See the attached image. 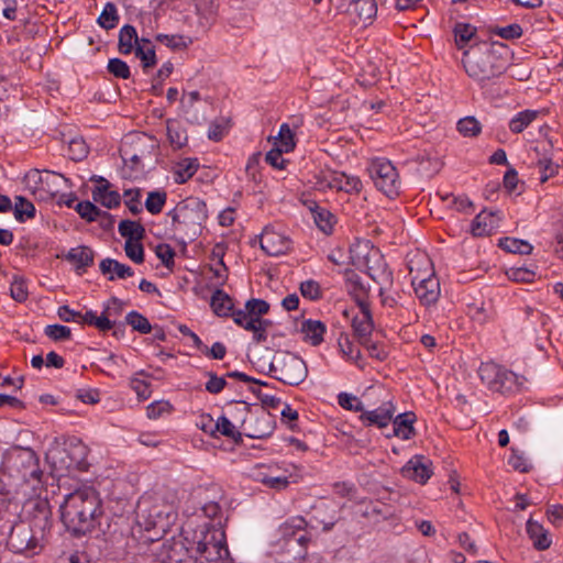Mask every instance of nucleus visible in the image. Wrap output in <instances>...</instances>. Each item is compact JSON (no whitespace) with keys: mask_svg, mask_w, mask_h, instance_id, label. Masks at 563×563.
I'll use <instances>...</instances> for the list:
<instances>
[{"mask_svg":"<svg viewBox=\"0 0 563 563\" xmlns=\"http://www.w3.org/2000/svg\"><path fill=\"white\" fill-rule=\"evenodd\" d=\"M69 154L73 161H81L88 154V148L84 140L74 139L69 142Z\"/></svg>","mask_w":563,"mask_h":563,"instance_id":"338daca9","label":"nucleus"},{"mask_svg":"<svg viewBox=\"0 0 563 563\" xmlns=\"http://www.w3.org/2000/svg\"><path fill=\"white\" fill-rule=\"evenodd\" d=\"M476 29L470 24L457 23L454 27L455 42L462 47L466 44L475 34Z\"/></svg>","mask_w":563,"mask_h":563,"instance_id":"052dcab7","label":"nucleus"},{"mask_svg":"<svg viewBox=\"0 0 563 563\" xmlns=\"http://www.w3.org/2000/svg\"><path fill=\"white\" fill-rule=\"evenodd\" d=\"M432 462L422 455H415L401 468L405 477L424 484L432 475Z\"/></svg>","mask_w":563,"mask_h":563,"instance_id":"f3484780","label":"nucleus"},{"mask_svg":"<svg viewBox=\"0 0 563 563\" xmlns=\"http://www.w3.org/2000/svg\"><path fill=\"white\" fill-rule=\"evenodd\" d=\"M75 209L79 216L88 222L96 221L101 216L110 217L108 212L101 211L96 205L88 200L78 202Z\"/></svg>","mask_w":563,"mask_h":563,"instance_id":"c03bdc74","label":"nucleus"},{"mask_svg":"<svg viewBox=\"0 0 563 563\" xmlns=\"http://www.w3.org/2000/svg\"><path fill=\"white\" fill-rule=\"evenodd\" d=\"M123 195L126 198L125 205L129 208V210L133 214L140 213L142 211V207H141V202H140V198H141L140 189H137V188L126 189V190H124Z\"/></svg>","mask_w":563,"mask_h":563,"instance_id":"69168bd1","label":"nucleus"},{"mask_svg":"<svg viewBox=\"0 0 563 563\" xmlns=\"http://www.w3.org/2000/svg\"><path fill=\"white\" fill-rule=\"evenodd\" d=\"M503 367L493 362L483 363L478 368V375L490 390L495 391Z\"/></svg>","mask_w":563,"mask_h":563,"instance_id":"f704fd0d","label":"nucleus"},{"mask_svg":"<svg viewBox=\"0 0 563 563\" xmlns=\"http://www.w3.org/2000/svg\"><path fill=\"white\" fill-rule=\"evenodd\" d=\"M457 131L466 137L477 136L482 132V124L474 117H465L457 122Z\"/></svg>","mask_w":563,"mask_h":563,"instance_id":"49530a36","label":"nucleus"},{"mask_svg":"<svg viewBox=\"0 0 563 563\" xmlns=\"http://www.w3.org/2000/svg\"><path fill=\"white\" fill-rule=\"evenodd\" d=\"M167 195L165 191H151L145 201L146 210L152 214H157L162 211Z\"/></svg>","mask_w":563,"mask_h":563,"instance_id":"09e8293b","label":"nucleus"},{"mask_svg":"<svg viewBox=\"0 0 563 563\" xmlns=\"http://www.w3.org/2000/svg\"><path fill=\"white\" fill-rule=\"evenodd\" d=\"M367 169L378 190L383 191L387 197H394L399 194V175L390 161L385 158L373 159Z\"/></svg>","mask_w":563,"mask_h":563,"instance_id":"9d476101","label":"nucleus"},{"mask_svg":"<svg viewBox=\"0 0 563 563\" xmlns=\"http://www.w3.org/2000/svg\"><path fill=\"white\" fill-rule=\"evenodd\" d=\"M349 12L354 15L360 23L372 22L377 13V3L375 0H351Z\"/></svg>","mask_w":563,"mask_h":563,"instance_id":"5701e85b","label":"nucleus"},{"mask_svg":"<svg viewBox=\"0 0 563 563\" xmlns=\"http://www.w3.org/2000/svg\"><path fill=\"white\" fill-rule=\"evenodd\" d=\"M88 448L77 438L70 439L66 446L52 445L46 452V461L53 471L63 474L73 470L87 471Z\"/></svg>","mask_w":563,"mask_h":563,"instance_id":"0eeeda50","label":"nucleus"},{"mask_svg":"<svg viewBox=\"0 0 563 563\" xmlns=\"http://www.w3.org/2000/svg\"><path fill=\"white\" fill-rule=\"evenodd\" d=\"M358 306L361 316L353 318L352 327L358 343H368L374 328L369 306L365 300H358Z\"/></svg>","mask_w":563,"mask_h":563,"instance_id":"6ab92c4d","label":"nucleus"},{"mask_svg":"<svg viewBox=\"0 0 563 563\" xmlns=\"http://www.w3.org/2000/svg\"><path fill=\"white\" fill-rule=\"evenodd\" d=\"M395 406L391 401L387 400L373 410H364L360 419L366 427L386 428L393 420Z\"/></svg>","mask_w":563,"mask_h":563,"instance_id":"a211bd4d","label":"nucleus"},{"mask_svg":"<svg viewBox=\"0 0 563 563\" xmlns=\"http://www.w3.org/2000/svg\"><path fill=\"white\" fill-rule=\"evenodd\" d=\"M119 19L115 4L113 2H107L97 22L104 30H111L117 26Z\"/></svg>","mask_w":563,"mask_h":563,"instance_id":"a19ab883","label":"nucleus"},{"mask_svg":"<svg viewBox=\"0 0 563 563\" xmlns=\"http://www.w3.org/2000/svg\"><path fill=\"white\" fill-rule=\"evenodd\" d=\"M313 220L317 227L325 234L332 232L333 224L335 223V217L327 209L316 207L312 210Z\"/></svg>","mask_w":563,"mask_h":563,"instance_id":"58836bf2","label":"nucleus"},{"mask_svg":"<svg viewBox=\"0 0 563 563\" xmlns=\"http://www.w3.org/2000/svg\"><path fill=\"white\" fill-rule=\"evenodd\" d=\"M124 251L126 256L134 263L142 264L144 262V247L141 241L126 240Z\"/></svg>","mask_w":563,"mask_h":563,"instance_id":"864d4df0","label":"nucleus"},{"mask_svg":"<svg viewBox=\"0 0 563 563\" xmlns=\"http://www.w3.org/2000/svg\"><path fill=\"white\" fill-rule=\"evenodd\" d=\"M313 520L317 523L322 525V530L328 532L333 529L334 525L339 520L338 511L333 509L332 514L328 518L314 515L310 522H308L301 516L290 517L279 526L278 532L285 539L292 538L297 534L298 531L305 530L307 528L314 529L316 526L313 525Z\"/></svg>","mask_w":563,"mask_h":563,"instance_id":"9b49d317","label":"nucleus"},{"mask_svg":"<svg viewBox=\"0 0 563 563\" xmlns=\"http://www.w3.org/2000/svg\"><path fill=\"white\" fill-rule=\"evenodd\" d=\"M498 225V219L495 212L482 211L472 222L471 232L474 236L490 235Z\"/></svg>","mask_w":563,"mask_h":563,"instance_id":"b1692460","label":"nucleus"},{"mask_svg":"<svg viewBox=\"0 0 563 563\" xmlns=\"http://www.w3.org/2000/svg\"><path fill=\"white\" fill-rule=\"evenodd\" d=\"M199 163L197 158H185L177 164L174 170V179L177 184H184L191 178L198 170Z\"/></svg>","mask_w":563,"mask_h":563,"instance_id":"72a5a7b5","label":"nucleus"},{"mask_svg":"<svg viewBox=\"0 0 563 563\" xmlns=\"http://www.w3.org/2000/svg\"><path fill=\"white\" fill-rule=\"evenodd\" d=\"M299 290L302 297L309 300H318L322 295L319 283L313 279L300 283Z\"/></svg>","mask_w":563,"mask_h":563,"instance_id":"13d9d810","label":"nucleus"},{"mask_svg":"<svg viewBox=\"0 0 563 563\" xmlns=\"http://www.w3.org/2000/svg\"><path fill=\"white\" fill-rule=\"evenodd\" d=\"M526 529H527V533H528L529 538L531 539V541L533 543V547L537 550L543 551L551 547V544H552L551 537H550L548 530H545L543 528V526H541L539 522H537L530 518L527 521Z\"/></svg>","mask_w":563,"mask_h":563,"instance_id":"a878e982","label":"nucleus"},{"mask_svg":"<svg viewBox=\"0 0 563 563\" xmlns=\"http://www.w3.org/2000/svg\"><path fill=\"white\" fill-rule=\"evenodd\" d=\"M111 314V307L106 306L100 317H98L92 310H89L79 317L78 323L93 325L99 331L106 332L114 327V322L110 320Z\"/></svg>","mask_w":563,"mask_h":563,"instance_id":"bb28decb","label":"nucleus"},{"mask_svg":"<svg viewBox=\"0 0 563 563\" xmlns=\"http://www.w3.org/2000/svg\"><path fill=\"white\" fill-rule=\"evenodd\" d=\"M506 275L510 280L514 282L531 283L536 273L527 267H510L507 269Z\"/></svg>","mask_w":563,"mask_h":563,"instance_id":"4d7b16f0","label":"nucleus"},{"mask_svg":"<svg viewBox=\"0 0 563 563\" xmlns=\"http://www.w3.org/2000/svg\"><path fill=\"white\" fill-rule=\"evenodd\" d=\"M44 334L53 341H64L70 339L71 330L62 324H48L44 328Z\"/></svg>","mask_w":563,"mask_h":563,"instance_id":"603ef678","label":"nucleus"},{"mask_svg":"<svg viewBox=\"0 0 563 563\" xmlns=\"http://www.w3.org/2000/svg\"><path fill=\"white\" fill-rule=\"evenodd\" d=\"M213 312L219 317H229L234 307L232 298L222 289H217L210 300Z\"/></svg>","mask_w":563,"mask_h":563,"instance_id":"7c9ffc66","label":"nucleus"},{"mask_svg":"<svg viewBox=\"0 0 563 563\" xmlns=\"http://www.w3.org/2000/svg\"><path fill=\"white\" fill-rule=\"evenodd\" d=\"M338 402L342 408L361 412V415L365 410L363 402L357 397L346 393H341L338 396Z\"/></svg>","mask_w":563,"mask_h":563,"instance_id":"6e6d98bb","label":"nucleus"},{"mask_svg":"<svg viewBox=\"0 0 563 563\" xmlns=\"http://www.w3.org/2000/svg\"><path fill=\"white\" fill-rule=\"evenodd\" d=\"M111 184L99 185L92 190V198L108 209H113L121 203V196L117 190L110 189Z\"/></svg>","mask_w":563,"mask_h":563,"instance_id":"cd10ccee","label":"nucleus"},{"mask_svg":"<svg viewBox=\"0 0 563 563\" xmlns=\"http://www.w3.org/2000/svg\"><path fill=\"white\" fill-rule=\"evenodd\" d=\"M411 284L422 305L430 306L438 301L440 297V282L434 272L429 273L427 278L412 275Z\"/></svg>","mask_w":563,"mask_h":563,"instance_id":"2eb2a0df","label":"nucleus"},{"mask_svg":"<svg viewBox=\"0 0 563 563\" xmlns=\"http://www.w3.org/2000/svg\"><path fill=\"white\" fill-rule=\"evenodd\" d=\"M59 511L66 529L75 536L92 531L103 514L99 494L91 487L66 495Z\"/></svg>","mask_w":563,"mask_h":563,"instance_id":"f03ea898","label":"nucleus"},{"mask_svg":"<svg viewBox=\"0 0 563 563\" xmlns=\"http://www.w3.org/2000/svg\"><path fill=\"white\" fill-rule=\"evenodd\" d=\"M261 249L269 256L285 254L291 245L290 240L273 229L265 228L261 235Z\"/></svg>","mask_w":563,"mask_h":563,"instance_id":"dca6fc26","label":"nucleus"},{"mask_svg":"<svg viewBox=\"0 0 563 563\" xmlns=\"http://www.w3.org/2000/svg\"><path fill=\"white\" fill-rule=\"evenodd\" d=\"M38 541L33 536L32 529L24 522L11 527L7 540V548L14 553L34 554L38 548Z\"/></svg>","mask_w":563,"mask_h":563,"instance_id":"f8f14e48","label":"nucleus"},{"mask_svg":"<svg viewBox=\"0 0 563 563\" xmlns=\"http://www.w3.org/2000/svg\"><path fill=\"white\" fill-rule=\"evenodd\" d=\"M285 151L282 148H272L266 153L265 161L277 169H284L287 161L283 157Z\"/></svg>","mask_w":563,"mask_h":563,"instance_id":"774afa93","label":"nucleus"},{"mask_svg":"<svg viewBox=\"0 0 563 563\" xmlns=\"http://www.w3.org/2000/svg\"><path fill=\"white\" fill-rule=\"evenodd\" d=\"M156 41L166 45L169 48L173 49H181L187 47V43L185 41V37L183 35L178 34H157L155 36Z\"/></svg>","mask_w":563,"mask_h":563,"instance_id":"680f3d73","label":"nucleus"},{"mask_svg":"<svg viewBox=\"0 0 563 563\" xmlns=\"http://www.w3.org/2000/svg\"><path fill=\"white\" fill-rule=\"evenodd\" d=\"M173 407L168 401H154L146 408V415L150 419H157L165 413H169Z\"/></svg>","mask_w":563,"mask_h":563,"instance_id":"0e129e2a","label":"nucleus"},{"mask_svg":"<svg viewBox=\"0 0 563 563\" xmlns=\"http://www.w3.org/2000/svg\"><path fill=\"white\" fill-rule=\"evenodd\" d=\"M167 216L172 218L174 233L186 244L201 234L208 219V209L201 199L189 197L178 202Z\"/></svg>","mask_w":563,"mask_h":563,"instance_id":"7ed1b4c3","label":"nucleus"},{"mask_svg":"<svg viewBox=\"0 0 563 563\" xmlns=\"http://www.w3.org/2000/svg\"><path fill=\"white\" fill-rule=\"evenodd\" d=\"M14 217L19 222H24L25 219H32L35 217V207L27 199L18 196L15 197V203L13 208Z\"/></svg>","mask_w":563,"mask_h":563,"instance_id":"37998d69","label":"nucleus"},{"mask_svg":"<svg viewBox=\"0 0 563 563\" xmlns=\"http://www.w3.org/2000/svg\"><path fill=\"white\" fill-rule=\"evenodd\" d=\"M140 40L136 29L131 24H124L119 32L118 51L122 55H129Z\"/></svg>","mask_w":563,"mask_h":563,"instance_id":"c85d7f7f","label":"nucleus"},{"mask_svg":"<svg viewBox=\"0 0 563 563\" xmlns=\"http://www.w3.org/2000/svg\"><path fill=\"white\" fill-rule=\"evenodd\" d=\"M191 553L192 563H232L225 533L213 526L195 532Z\"/></svg>","mask_w":563,"mask_h":563,"instance_id":"39448f33","label":"nucleus"},{"mask_svg":"<svg viewBox=\"0 0 563 563\" xmlns=\"http://www.w3.org/2000/svg\"><path fill=\"white\" fill-rule=\"evenodd\" d=\"M230 129V119L228 118H219L210 123L208 130V137L214 142H219L223 139V136L229 132Z\"/></svg>","mask_w":563,"mask_h":563,"instance_id":"de8ad7c7","label":"nucleus"},{"mask_svg":"<svg viewBox=\"0 0 563 563\" xmlns=\"http://www.w3.org/2000/svg\"><path fill=\"white\" fill-rule=\"evenodd\" d=\"M301 332L312 345L317 346L323 341L325 325L321 321L308 319L301 323Z\"/></svg>","mask_w":563,"mask_h":563,"instance_id":"2f4dec72","label":"nucleus"},{"mask_svg":"<svg viewBox=\"0 0 563 563\" xmlns=\"http://www.w3.org/2000/svg\"><path fill=\"white\" fill-rule=\"evenodd\" d=\"M253 363L262 371L267 367V373L272 377L290 386L301 384L308 374L305 361L288 351L276 352L272 360L262 356L255 357Z\"/></svg>","mask_w":563,"mask_h":563,"instance_id":"423d86ee","label":"nucleus"},{"mask_svg":"<svg viewBox=\"0 0 563 563\" xmlns=\"http://www.w3.org/2000/svg\"><path fill=\"white\" fill-rule=\"evenodd\" d=\"M173 505L162 500L150 501L142 497L136 508V527L139 532L145 531L144 541L159 540L176 520Z\"/></svg>","mask_w":563,"mask_h":563,"instance_id":"20e7f679","label":"nucleus"},{"mask_svg":"<svg viewBox=\"0 0 563 563\" xmlns=\"http://www.w3.org/2000/svg\"><path fill=\"white\" fill-rule=\"evenodd\" d=\"M344 179V173L340 172H329L324 174L320 180L319 185L320 188H330V189H336L343 191V180Z\"/></svg>","mask_w":563,"mask_h":563,"instance_id":"3c124183","label":"nucleus"},{"mask_svg":"<svg viewBox=\"0 0 563 563\" xmlns=\"http://www.w3.org/2000/svg\"><path fill=\"white\" fill-rule=\"evenodd\" d=\"M277 140L278 143L276 144V147L284 150L285 153L292 151L296 145L294 140V133L287 123H283L280 125Z\"/></svg>","mask_w":563,"mask_h":563,"instance_id":"8fccbe9b","label":"nucleus"},{"mask_svg":"<svg viewBox=\"0 0 563 563\" xmlns=\"http://www.w3.org/2000/svg\"><path fill=\"white\" fill-rule=\"evenodd\" d=\"M155 254L165 267L172 268L174 266L175 251L169 244H158L155 249Z\"/></svg>","mask_w":563,"mask_h":563,"instance_id":"e2e57ef3","label":"nucleus"},{"mask_svg":"<svg viewBox=\"0 0 563 563\" xmlns=\"http://www.w3.org/2000/svg\"><path fill=\"white\" fill-rule=\"evenodd\" d=\"M107 69L111 75L121 79H128L131 75L129 65L120 58L109 59Z\"/></svg>","mask_w":563,"mask_h":563,"instance_id":"5fc2aeb1","label":"nucleus"},{"mask_svg":"<svg viewBox=\"0 0 563 563\" xmlns=\"http://www.w3.org/2000/svg\"><path fill=\"white\" fill-rule=\"evenodd\" d=\"M8 463L13 472L35 493L43 486L44 473L40 460L32 449L16 448L8 455Z\"/></svg>","mask_w":563,"mask_h":563,"instance_id":"6e6552de","label":"nucleus"},{"mask_svg":"<svg viewBox=\"0 0 563 563\" xmlns=\"http://www.w3.org/2000/svg\"><path fill=\"white\" fill-rule=\"evenodd\" d=\"M245 309L247 310L251 319H256L268 312L269 305L265 300L253 298L246 301Z\"/></svg>","mask_w":563,"mask_h":563,"instance_id":"bf43d9fd","label":"nucleus"},{"mask_svg":"<svg viewBox=\"0 0 563 563\" xmlns=\"http://www.w3.org/2000/svg\"><path fill=\"white\" fill-rule=\"evenodd\" d=\"M217 427V432L221 435L233 440L235 443L242 441V432L238 430L236 426L227 416L218 418Z\"/></svg>","mask_w":563,"mask_h":563,"instance_id":"79ce46f5","label":"nucleus"},{"mask_svg":"<svg viewBox=\"0 0 563 563\" xmlns=\"http://www.w3.org/2000/svg\"><path fill=\"white\" fill-rule=\"evenodd\" d=\"M155 555L161 563H192L191 548H187L181 540H166Z\"/></svg>","mask_w":563,"mask_h":563,"instance_id":"4468645a","label":"nucleus"},{"mask_svg":"<svg viewBox=\"0 0 563 563\" xmlns=\"http://www.w3.org/2000/svg\"><path fill=\"white\" fill-rule=\"evenodd\" d=\"M498 246L508 253L522 255L531 254L533 250V246L528 241L509 236L500 239Z\"/></svg>","mask_w":563,"mask_h":563,"instance_id":"c9c22d12","label":"nucleus"},{"mask_svg":"<svg viewBox=\"0 0 563 563\" xmlns=\"http://www.w3.org/2000/svg\"><path fill=\"white\" fill-rule=\"evenodd\" d=\"M118 230L121 236L130 241H142L145 238V228L132 220H122Z\"/></svg>","mask_w":563,"mask_h":563,"instance_id":"e433bc0d","label":"nucleus"},{"mask_svg":"<svg viewBox=\"0 0 563 563\" xmlns=\"http://www.w3.org/2000/svg\"><path fill=\"white\" fill-rule=\"evenodd\" d=\"M510 51L500 42H482L470 47L462 59L466 74L482 87L499 78L507 69Z\"/></svg>","mask_w":563,"mask_h":563,"instance_id":"f257e3e1","label":"nucleus"},{"mask_svg":"<svg viewBox=\"0 0 563 563\" xmlns=\"http://www.w3.org/2000/svg\"><path fill=\"white\" fill-rule=\"evenodd\" d=\"M538 117V111L523 110L517 113L509 122V129L514 133H521Z\"/></svg>","mask_w":563,"mask_h":563,"instance_id":"ea45409f","label":"nucleus"},{"mask_svg":"<svg viewBox=\"0 0 563 563\" xmlns=\"http://www.w3.org/2000/svg\"><path fill=\"white\" fill-rule=\"evenodd\" d=\"M44 173H45V176H43L41 170L33 169V170H30L25 176L27 185L33 188L34 192L38 191L40 197L42 199L46 198V196H44L42 192H45L49 196H55V194L58 191L57 188L51 187L49 181H48L49 177H56V176L63 177L59 174L51 173L48 170H44Z\"/></svg>","mask_w":563,"mask_h":563,"instance_id":"aec40b11","label":"nucleus"},{"mask_svg":"<svg viewBox=\"0 0 563 563\" xmlns=\"http://www.w3.org/2000/svg\"><path fill=\"white\" fill-rule=\"evenodd\" d=\"M250 408L245 402L239 401L238 406L229 411L230 416L233 419H238L241 421V428H243V432L246 437L252 439H263L268 437L274 429L273 417L266 410L262 409L261 412L251 418L250 421L246 420Z\"/></svg>","mask_w":563,"mask_h":563,"instance_id":"1a4fd4ad","label":"nucleus"},{"mask_svg":"<svg viewBox=\"0 0 563 563\" xmlns=\"http://www.w3.org/2000/svg\"><path fill=\"white\" fill-rule=\"evenodd\" d=\"M367 275L379 285V296H384L394 283L393 273L379 252L374 251L365 257Z\"/></svg>","mask_w":563,"mask_h":563,"instance_id":"ddd939ff","label":"nucleus"},{"mask_svg":"<svg viewBox=\"0 0 563 563\" xmlns=\"http://www.w3.org/2000/svg\"><path fill=\"white\" fill-rule=\"evenodd\" d=\"M137 145H139V142L124 143L120 150L122 161L126 165L130 164V167L133 170L139 168L141 159L145 155V150H139Z\"/></svg>","mask_w":563,"mask_h":563,"instance_id":"473e14b6","label":"nucleus"},{"mask_svg":"<svg viewBox=\"0 0 563 563\" xmlns=\"http://www.w3.org/2000/svg\"><path fill=\"white\" fill-rule=\"evenodd\" d=\"M125 322L131 325L134 331L142 334H147L153 329L147 318L137 311H130L125 316Z\"/></svg>","mask_w":563,"mask_h":563,"instance_id":"a18cd8bd","label":"nucleus"},{"mask_svg":"<svg viewBox=\"0 0 563 563\" xmlns=\"http://www.w3.org/2000/svg\"><path fill=\"white\" fill-rule=\"evenodd\" d=\"M415 420L416 416L411 411L398 415L395 419L393 418L391 433H386V437L390 438L394 435L402 440H409L415 435V429L412 426Z\"/></svg>","mask_w":563,"mask_h":563,"instance_id":"412c9836","label":"nucleus"},{"mask_svg":"<svg viewBox=\"0 0 563 563\" xmlns=\"http://www.w3.org/2000/svg\"><path fill=\"white\" fill-rule=\"evenodd\" d=\"M167 137L172 146L175 148L183 147L188 140L186 130L175 120H167L166 122Z\"/></svg>","mask_w":563,"mask_h":563,"instance_id":"4c0bfd02","label":"nucleus"},{"mask_svg":"<svg viewBox=\"0 0 563 563\" xmlns=\"http://www.w3.org/2000/svg\"><path fill=\"white\" fill-rule=\"evenodd\" d=\"M525 380V377L518 376L514 372L503 368L498 383L495 385V391L505 394L519 390Z\"/></svg>","mask_w":563,"mask_h":563,"instance_id":"c756f323","label":"nucleus"},{"mask_svg":"<svg viewBox=\"0 0 563 563\" xmlns=\"http://www.w3.org/2000/svg\"><path fill=\"white\" fill-rule=\"evenodd\" d=\"M99 268L103 275H108V279L111 282H113L115 278L125 279L134 275V272L130 266L122 264L113 258L102 260L100 262Z\"/></svg>","mask_w":563,"mask_h":563,"instance_id":"393cba45","label":"nucleus"},{"mask_svg":"<svg viewBox=\"0 0 563 563\" xmlns=\"http://www.w3.org/2000/svg\"><path fill=\"white\" fill-rule=\"evenodd\" d=\"M65 258L75 265L79 274L86 272V268L93 264L95 253L86 245L73 247L65 255Z\"/></svg>","mask_w":563,"mask_h":563,"instance_id":"4be33fe9","label":"nucleus"}]
</instances>
